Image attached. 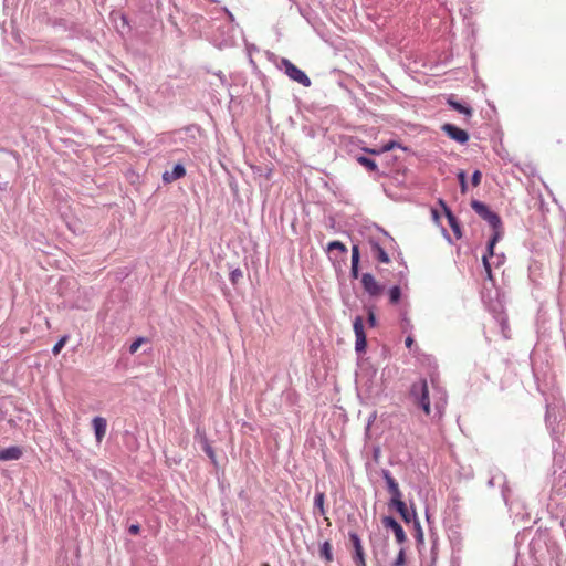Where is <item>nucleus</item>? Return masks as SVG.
Listing matches in <instances>:
<instances>
[{
	"instance_id": "obj_46",
	"label": "nucleus",
	"mask_w": 566,
	"mask_h": 566,
	"mask_svg": "<svg viewBox=\"0 0 566 566\" xmlns=\"http://www.w3.org/2000/svg\"><path fill=\"white\" fill-rule=\"evenodd\" d=\"M432 217L433 219H438L439 218V214H438V211L437 210H432Z\"/></svg>"
},
{
	"instance_id": "obj_22",
	"label": "nucleus",
	"mask_w": 566,
	"mask_h": 566,
	"mask_svg": "<svg viewBox=\"0 0 566 566\" xmlns=\"http://www.w3.org/2000/svg\"><path fill=\"white\" fill-rule=\"evenodd\" d=\"M484 254H488V260L491 261V264L494 266V268H499L501 266L502 264H504L505 262V255L504 253H494L491 255L489 253V251L486 250Z\"/></svg>"
},
{
	"instance_id": "obj_25",
	"label": "nucleus",
	"mask_w": 566,
	"mask_h": 566,
	"mask_svg": "<svg viewBox=\"0 0 566 566\" xmlns=\"http://www.w3.org/2000/svg\"><path fill=\"white\" fill-rule=\"evenodd\" d=\"M324 501L325 494L323 492H317L314 496V506L319 511L321 515L325 514Z\"/></svg>"
},
{
	"instance_id": "obj_17",
	"label": "nucleus",
	"mask_w": 566,
	"mask_h": 566,
	"mask_svg": "<svg viewBox=\"0 0 566 566\" xmlns=\"http://www.w3.org/2000/svg\"><path fill=\"white\" fill-rule=\"evenodd\" d=\"M22 457L21 448L11 446L4 449H0V461H12L19 460Z\"/></svg>"
},
{
	"instance_id": "obj_33",
	"label": "nucleus",
	"mask_w": 566,
	"mask_h": 566,
	"mask_svg": "<svg viewBox=\"0 0 566 566\" xmlns=\"http://www.w3.org/2000/svg\"><path fill=\"white\" fill-rule=\"evenodd\" d=\"M367 323L370 327H375L377 324V318L371 308L368 310Z\"/></svg>"
},
{
	"instance_id": "obj_18",
	"label": "nucleus",
	"mask_w": 566,
	"mask_h": 566,
	"mask_svg": "<svg viewBox=\"0 0 566 566\" xmlns=\"http://www.w3.org/2000/svg\"><path fill=\"white\" fill-rule=\"evenodd\" d=\"M371 247L373 255L381 263H389L390 258L388 253L385 251V249L380 245L378 241L370 240L369 241Z\"/></svg>"
},
{
	"instance_id": "obj_4",
	"label": "nucleus",
	"mask_w": 566,
	"mask_h": 566,
	"mask_svg": "<svg viewBox=\"0 0 566 566\" xmlns=\"http://www.w3.org/2000/svg\"><path fill=\"white\" fill-rule=\"evenodd\" d=\"M277 67L284 72L290 80L297 82L298 84L303 85L304 87L311 86L312 82L310 77L303 72L301 69H298L296 65H294L289 59H281L280 64Z\"/></svg>"
},
{
	"instance_id": "obj_13",
	"label": "nucleus",
	"mask_w": 566,
	"mask_h": 566,
	"mask_svg": "<svg viewBox=\"0 0 566 566\" xmlns=\"http://www.w3.org/2000/svg\"><path fill=\"white\" fill-rule=\"evenodd\" d=\"M439 203L443 209V212L448 219V223H449L450 228L452 229L454 235L458 239H460L462 237V232H461V227H460V223H459L457 217L452 213L451 209L446 205V202L442 199L439 200Z\"/></svg>"
},
{
	"instance_id": "obj_1",
	"label": "nucleus",
	"mask_w": 566,
	"mask_h": 566,
	"mask_svg": "<svg viewBox=\"0 0 566 566\" xmlns=\"http://www.w3.org/2000/svg\"><path fill=\"white\" fill-rule=\"evenodd\" d=\"M471 207L474 212L484 221H486L493 230V233L488 242V251L492 255L493 248L501 240L503 235L502 220L500 216L492 211L488 205L480 200H472Z\"/></svg>"
},
{
	"instance_id": "obj_38",
	"label": "nucleus",
	"mask_w": 566,
	"mask_h": 566,
	"mask_svg": "<svg viewBox=\"0 0 566 566\" xmlns=\"http://www.w3.org/2000/svg\"><path fill=\"white\" fill-rule=\"evenodd\" d=\"M119 19L122 21V28L129 29L127 17L125 14H119Z\"/></svg>"
},
{
	"instance_id": "obj_6",
	"label": "nucleus",
	"mask_w": 566,
	"mask_h": 566,
	"mask_svg": "<svg viewBox=\"0 0 566 566\" xmlns=\"http://www.w3.org/2000/svg\"><path fill=\"white\" fill-rule=\"evenodd\" d=\"M348 537L352 542L354 553L353 560L356 566H366L365 552L360 537L355 532H349Z\"/></svg>"
},
{
	"instance_id": "obj_44",
	"label": "nucleus",
	"mask_w": 566,
	"mask_h": 566,
	"mask_svg": "<svg viewBox=\"0 0 566 566\" xmlns=\"http://www.w3.org/2000/svg\"><path fill=\"white\" fill-rule=\"evenodd\" d=\"M352 264H359V255H352Z\"/></svg>"
},
{
	"instance_id": "obj_14",
	"label": "nucleus",
	"mask_w": 566,
	"mask_h": 566,
	"mask_svg": "<svg viewBox=\"0 0 566 566\" xmlns=\"http://www.w3.org/2000/svg\"><path fill=\"white\" fill-rule=\"evenodd\" d=\"M92 424L94 428L95 439L97 443H101L104 439L107 430V421L105 418L101 416H96L92 420Z\"/></svg>"
},
{
	"instance_id": "obj_37",
	"label": "nucleus",
	"mask_w": 566,
	"mask_h": 566,
	"mask_svg": "<svg viewBox=\"0 0 566 566\" xmlns=\"http://www.w3.org/2000/svg\"><path fill=\"white\" fill-rule=\"evenodd\" d=\"M417 541L418 542H422L423 541V533H422V530H421V526L420 524L417 522Z\"/></svg>"
},
{
	"instance_id": "obj_32",
	"label": "nucleus",
	"mask_w": 566,
	"mask_h": 566,
	"mask_svg": "<svg viewBox=\"0 0 566 566\" xmlns=\"http://www.w3.org/2000/svg\"><path fill=\"white\" fill-rule=\"evenodd\" d=\"M144 340H145V338H143V337H138L137 339H135V340L130 344V346H129V352H130L132 354H134V353L139 348V346L144 343Z\"/></svg>"
},
{
	"instance_id": "obj_29",
	"label": "nucleus",
	"mask_w": 566,
	"mask_h": 566,
	"mask_svg": "<svg viewBox=\"0 0 566 566\" xmlns=\"http://www.w3.org/2000/svg\"><path fill=\"white\" fill-rule=\"evenodd\" d=\"M406 563V551L401 547L398 552L397 557L392 562L391 566H403Z\"/></svg>"
},
{
	"instance_id": "obj_48",
	"label": "nucleus",
	"mask_w": 566,
	"mask_h": 566,
	"mask_svg": "<svg viewBox=\"0 0 566 566\" xmlns=\"http://www.w3.org/2000/svg\"><path fill=\"white\" fill-rule=\"evenodd\" d=\"M514 566H517V564L515 563Z\"/></svg>"
},
{
	"instance_id": "obj_19",
	"label": "nucleus",
	"mask_w": 566,
	"mask_h": 566,
	"mask_svg": "<svg viewBox=\"0 0 566 566\" xmlns=\"http://www.w3.org/2000/svg\"><path fill=\"white\" fill-rule=\"evenodd\" d=\"M196 437H199L200 442L202 443L203 451L207 453V455L211 459L212 462H216V453L209 443V440L207 439L206 434L200 432L199 429L196 431Z\"/></svg>"
},
{
	"instance_id": "obj_35",
	"label": "nucleus",
	"mask_w": 566,
	"mask_h": 566,
	"mask_svg": "<svg viewBox=\"0 0 566 566\" xmlns=\"http://www.w3.org/2000/svg\"><path fill=\"white\" fill-rule=\"evenodd\" d=\"M240 277H242V271L240 269L231 271L230 280L232 283H235Z\"/></svg>"
},
{
	"instance_id": "obj_11",
	"label": "nucleus",
	"mask_w": 566,
	"mask_h": 566,
	"mask_svg": "<svg viewBox=\"0 0 566 566\" xmlns=\"http://www.w3.org/2000/svg\"><path fill=\"white\" fill-rule=\"evenodd\" d=\"M495 484L501 486L502 497H503L505 504L509 505L510 489L506 484V478L503 473L497 472L489 479L488 485L490 488H493Z\"/></svg>"
},
{
	"instance_id": "obj_21",
	"label": "nucleus",
	"mask_w": 566,
	"mask_h": 566,
	"mask_svg": "<svg viewBox=\"0 0 566 566\" xmlns=\"http://www.w3.org/2000/svg\"><path fill=\"white\" fill-rule=\"evenodd\" d=\"M319 556L327 563L333 560L334 557H333V553H332V545L328 541H325L319 546Z\"/></svg>"
},
{
	"instance_id": "obj_31",
	"label": "nucleus",
	"mask_w": 566,
	"mask_h": 566,
	"mask_svg": "<svg viewBox=\"0 0 566 566\" xmlns=\"http://www.w3.org/2000/svg\"><path fill=\"white\" fill-rule=\"evenodd\" d=\"M67 338H69V336L64 335L54 344V346L52 348L53 355H57L61 352L63 346L66 344Z\"/></svg>"
},
{
	"instance_id": "obj_20",
	"label": "nucleus",
	"mask_w": 566,
	"mask_h": 566,
	"mask_svg": "<svg viewBox=\"0 0 566 566\" xmlns=\"http://www.w3.org/2000/svg\"><path fill=\"white\" fill-rule=\"evenodd\" d=\"M448 105L453 108L454 111L463 114L464 116L467 117H470L472 116V108L467 106V105H463L462 103L458 102V101H454L452 98H449L447 101Z\"/></svg>"
},
{
	"instance_id": "obj_39",
	"label": "nucleus",
	"mask_w": 566,
	"mask_h": 566,
	"mask_svg": "<svg viewBox=\"0 0 566 566\" xmlns=\"http://www.w3.org/2000/svg\"><path fill=\"white\" fill-rule=\"evenodd\" d=\"M350 273L354 279L358 277V264H352L350 265Z\"/></svg>"
},
{
	"instance_id": "obj_42",
	"label": "nucleus",
	"mask_w": 566,
	"mask_h": 566,
	"mask_svg": "<svg viewBox=\"0 0 566 566\" xmlns=\"http://www.w3.org/2000/svg\"><path fill=\"white\" fill-rule=\"evenodd\" d=\"M406 347L410 348L413 344V338L411 336H408L405 340Z\"/></svg>"
},
{
	"instance_id": "obj_12",
	"label": "nucleus",
	"mask_w": 566,
	"mask_h": 566,
	"mask_svg": "<svg viewBox=\"0 0 566 566\" xmlns=\"http://www.w3.org/2000/svg\"><path fill=\"white\" fill-rule=\"evenodd\" d=\"M361 285L366 293L370 296H377L381 293L382 286L379 285L374 275L370 273H364L361 276Z\"/></svg>"
},
{
	"instance_id": "obj_47",
	"label": "nucleus",
	"mask_w": 566,
	"mask_h": 566,
	"mask_svg": "<svg viewBox=\"0 0 566 566\" xmlns=\"http://www.w3.org/2000/svg\"><path fill=\"white\" fill-rule=\"evenodd\" d=\"M376 419V413H374L370 418H369V421H368V426H370V423Z\"/></svg>"
},
{
	"instance_id": "obj_3",
	"label": "nucleus",
	"mask_w": 566,
	"mask_h": 566,
	"mask_svg": "<svg viewBox=\"0 0 566 566\" xmlns=\"http://www.w3.org/2000/svg\"><path fill=\"white\" fill-rule=\"evenodd\" d=\"M371 553L377 564H382L389 555V538L381 532H375L369 536Z\"/></svg>"
},
{
	"instance_id": "obj_5",
	"label": "nucleus",
	"mask_w": 566,
	"mask_h": 566,
	"mask_svg": "<svg viewBox=\"0 0 566 566\" xmlns=\"http://www.w3.org/2000/svg\"><path fill=\"white\" fill-rule=\"evenodd\" d=\"M353 329L355 334V350L357 354L365 353L366 350V334L364 331V321L361 316H356L353 322Z\"/></svg>"
},
{
	"instance_id": "obj_30",
	"label": "nucleus",
	"mask_w": 566,
	"mask_h": 566,
	"mask_svg": "<svg viewBox=\"0 0 566 566\" xmlns=\"http://www.w3.org/2000/svg\"><path fill=\"white\" fill-rule=\"evenodd\" d=\"M328 251L338 250L340 252H347L346 245L340 241H332L327 245Z\"/></svg>"
},
{
	"instance_id": "obj_26",
	"label": "nucleus",
	"mask_w": 566,
	"mask_h": 566,
	"mask_svg": "<svg viewBox=\"0 0 566 566\" xmlns=\"http://www.w3.org/2000/svg\"><path fill=\"white\" fill-rule=\"evenodd\" d=\"M401 297V289L398 285H394L389 289V301L391 304H397Z\"/></svg>"
},
{
	"instance_id": "obj_10",
	"label": "nucleus",
	"mask_w": 566,
	"mask_h": 566,
	"mask_svg": "<svg viewBox=\"0 0 566 566\" xmlns=\"http://www.w3.org/2000/svg\"><path fill=\"white\" fill-rule=\"evenodd\" d=\"M382 524L386 528H390L394 532L396 541L399 544H402L407 541V536H406V533H405L402 526L396 521L395 517L385 516L382 518Z\"/></svg>"
},
{
	"instance_id": "obj_28",
	"label": "nucleus",
	"mask_w": 566,
	"mask_h": 566,
	"mask_svg": "<svg viewBox=\"0 0 566 566\" xmlns=\"http://www.w3.org/2000/svg\"><path fill=\"white\" fill-rule=\"evenodd\" d=\"M542 546V537L538 536L537 538H533L531 542H530V551H531V554L534 558H536V552L538 548H541Z\"/></svg>"
},
{
	"instance_id": "obj_7",
	"label": "nucleus",
	"mask_w": 566,
	"mask_h": 566,
	"mask_svg": "<svg viewBox=\"0 0 566 566\" xmlns=\"http://www.w3.org/2000/svg\"><path fill=\"white\" fill-rule=\"evenodd\" d=\"M432 399L434 410L433 417L440 418L443 415L448 402V396L446 390L439 387H434Z\"/></svg>"
},
{
	"instance_id": "obj_43",
	"label": "nucleus",
	"mask_w": 566,
	"mask_h": 566,
	"mask_svg": "<svg viewBox=\"0 0 566 566\" xmlns=\"http://www.w3.org/2000/svg\"><path fill=\"white\" fill-rule=\"evenodd\" d=\"M352 255H359L358 245H353V248H352Z\"/></svg>"
},
{
	"instance_id": "obj_27",
	"label": "nucleus",
	"mask_w": 566,
	"mask_h": 566,
	"mask_svg": "<svg viewBox=\"0 0 566 566\" xmlns=\"http://www.w3.org/2000/svg\"><path fill=\"white\" fill-rule=\"evenodd\" d=\"M457 177L460 184L461 192L465 193L468 190L467 172L464 170H460Z\"/></svg>"
},
{
	"instance_id": "obj_8",
	"label": "nucleus",
	"mask_w": 566,
	"mask_h": 566,
	"mask_svg": "<svg viewBox=\"0 0 566 566\" xmlns=\"http://www.w3.org/2000/svg\"><path fill=\"white\" fill-rule=\"evenodd\" d=\"M441 129L452 140L463 145L469 140V134L453 124H444Z\"/></svg>"
},
{
	"instance_id": "obj_15",
	"label": "nucleus",
	"mask_w": 566,
	"mask_h": 566,
	"mask_svg": "<svg viewBox=\"0 0 566 566\" xmlns=\"http://www.w3.org/2000/svg\"><path fill=\"white\" fill-rule=\"evenodd\" d=\"M390 506H394L398 511L402 520L407 523L416 518L415 510H408L406 503L402 501V497L390 503Z\"/></svg>"
},
{
	"instance_id": "obj_41",
	"label": "nucleus",
	"mask_w": 566,
	"mask_h": 566,
	"mask_svg": "<svg viewBox=\"0 0 566 566\" xmlns=\"http://www.w3.org/2000/svg\"><path fill=\"white\" fill-rule=\"evenodd\" d=\"M216 74H217V76L220 78V82H221L222 84H227L226 76H224V74H223L222 72H218V73H216Z\"/></svg>"
},
{
	"instance_id": "obj_34",
	"label": "nucleus",
	"mask_w": 566,
	"mask_h": 566,
	"mask_svg": "<svg viewBox=\"0 0 566 566\" xmlns=\"http://www.w3.org/2000/svg\"><path fill=\"white\" fill-rule=\"evenodd\" d=\"M471 182L473 186H479V184L481 182V172L479 170H474L472 176H471Z\"/></svg>"
},
{
	"instance_id": "obj_23",
	"label": "nucleus",
	"mask_w": 566,
	"mask_h": 566,
	"mask_svg": "<svg viewBox=\"0 0 566 566\" xmlns=\"http://www.w3.org/2000/svg\"><path fill=\"white\" fill-rule=\"evenodd\" d=\"M357 161L369 171H376L378 169L376 161L369 157L359 156Z\"/></svg>"
},
{
	"instance_id": "obj_16",
	"label": "nucleus",
	"mask_w": 566,
	"mask_h": 566,
	"mask_svg": "<svg viewBox=\"0 0 566 566\" xmlns=\"http://www.w3.org/2000/svg\"><path fill=\"white\" fill-rule=\"evenodd\" d=\"M186 175V168L182 164H176L171 171H165L163 174V181L165 184H170L174 180L180 179Z\"/></svg>"
},
{
	"instance_id": "obj_24",
	"label": "nucleus",
	"mask_w": 566,
	"mask_h": 566,
	"mask_svg": "<svg viewBox=\"0 0 566 566\" xmlns=\"http://www.w3.org/2000/svg\"><path fill=\"white\" fill-rule=\"evenodd\" d=\"M482 263L485 271V279L490 281L491 284L494 283L493 275H492V268L491 261L488 260V254L482 255Z\"/></svg>"
},
{
	"instance_id": "obj_40",
	"label": "nucleus",
	"mask_w": 566,
	"mask_h": 566,
	"mask_svg": "<svg viewBox=\"0 0 566 566\" xmlns=\"http://www.w3.org/2000/svg\"><path fill=\"white\" fill-rule=\"evenodd\" d=\"M396 146H398V144L396 142H390L389 144H387L386 146H384V150L388 151V150H391L394 149Z\"/></svg>"
},
{
	"instance_id": "obj_9",
	"label": "nucleus",
	"mask_w": 566,
	"mask_h": 566,
	"mask_svg": "<svg viewBox=\"0 0 566 566\" xmlns=\"http://www.w3.org/2000/svg\"><path fill=\"white\" fill-rule=\"evenodd\" d=\"M381 476L385 480L386 485H387V490H388V492L391 495L390 503L401 499L402 497L401 491L399 489V485H398L397 481L392 478L390 471L384 469L381 471Z\"/></svg>"
},
{
	"instance_id": "obj_36",
	"label": "nucleus",
	"mask_w": 566,
	"mask_h": 566,
	"mask_svg": "<svg viewBox=\"0 0 566 566\" xmlns=\"http://www.w3.org/2000/svg\"><path fill=\"white\" fill-rule=\"evenodd\" d=\"M140 531V526L138 524H132L128 528L129 534L136 535Z\"/></svg>"
},
{
	"instance_id": "obj_45",
	"label": "nucleus",
	"mask_w": 566,
	"mask_h": 566,
	"mask_svg": "<svg viewBox=\"0 0 566 566\" xmlns=\"http://www.w3.org/2000/svg\"><path fill=\"white\" fill-rule=\"evenodd\" d=\"M224 11H226L227 15L229 17V20H230L231 22H234V17H233V14H232V13H231L227 8L224 9Z\"/></svg>"
},
{
	"instance_id": "obj_2",
	"label": "nucleus",
	"mask_w": 566,
	"mask_h": 566,
	"mask_svg": "<svg viewBox=\"0 0 566 566\" xmlns=\"http://www.w3.org/2000/svg\"><path fill=\"white\" fill-rule=\"evenodd\" d=\"M410 397L418 403L427 416H431L432 408L429 396L428 382L426 379H420L413 382L410 387Z\"/></svg>"
}]
</instances>
